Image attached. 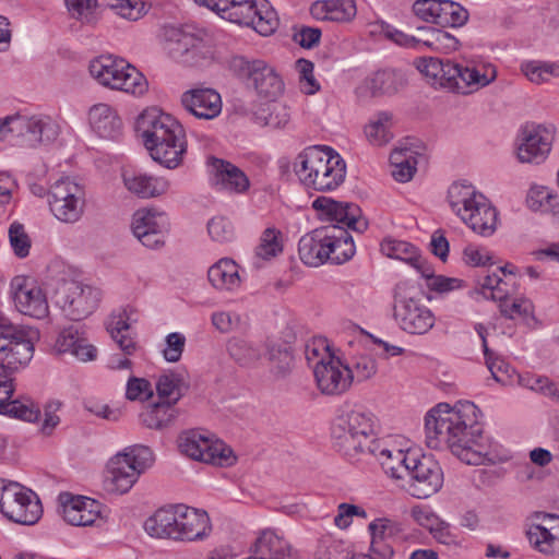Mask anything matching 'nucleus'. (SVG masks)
Listing matches in <instances>:
<instances>
[{"label": "nucleus", "instance_id": "5", "mask_svg": "<svg viewBox=\"0 0 559 559\" xmlns=\"http://www.w3.org/2000/svg\"><path fill=\"white\" fill-rule=\"evenodd\" d=\"M416 68L432 87L460 94H468L471 87L478 90L487 86L497 76L496 68L491 64L484 67V72H480L476 67L433 57L417 59Z\"/></svg>", "mask_w": 559, "mask_h": 559}, {"label": "nucleus", "instance_id": "35", "mask_svg": "<svg viewBox=\"0 0 559 559\" xmlns=\"http://www.w3.org/2000/svg\"><path fill=\"white\" fill-rule=\"evenodd\" d=\"M182 542L203 540L212 532L209 514L201 509L181 504Z\"/></svg>", "mask_w": 559, "mask_h": 559}, {"label": "nucleus", "instance_id": "47", "mask_svg": "<svg viewBox=\"0 0 559 559\" xmlns=\"http://www.w3.org/2000/svg\"><path fill=\"white\" fill-rule=\"evenodd\" d=\"M438 14V25L441 27H462L469 19L467 9L453 0H440Z\"/></svg>", "mask_w": 559, "mask_h": 559}, {"label": "nucleus", "instance_id": "6", "mask_svg": "<svg viewBox=\"0 0 559 559\" xmlns=\"http://www.w3.org/2000/svg\"><path fill=\"white\" fill-rule=\"evenodd\" d=\"M153 462L154 455L148 447L142 444L127 447L112 456L107 464L106 490L119 495L127 493Z\"/></svg>", "mask_w": 559, "mask_h": 559}, {"label": "nucleus", "instance_id": "61", "mask_svg": "<svg viewBox=\"0 0 559 559\" xmlns=\"http://www.w3.org/2000/svg\"><path fill=\"white\" fill-rule=\"evenodd\" d=\"M296 68L299 72L301 90L308 95H312L320 90V85L313 75V63L307 59H298Z\"/></svg>", "mask_w": 559, "mask_h": 559}, {"label": "nucleus", "instance_id": "63", "mask_svg": "<svg viewBox=\"0 0 559 559\" xmlns=\"http://www.w3.org/2000/svg\"><path fill=\"white\" fill-rule=\"evenodd\" d=\"M500 312L508 319H515L516 317H530L533 313V305L525 299H514L512 301L509 298L499 304Z\"/></svg>", "mask_w": 559, "mask_h": 559}, {"label": "nucleus", "instance_id": "41", "mask_svg": "<svg viewBox=\"0 0 559 559\" xmlns=\"http://www.w3.org/2000/svg\"><path fill=\"white\" fill-rule=\"evenodd\" d=\"M328 234L331 242L329 261L334 264H342L348 261L355 253V245L352 236L344 226L328 225Z\"/></svg>", "mask_w": 559, "mask_h": 559}, {"label": "nucleus", "instance_id": "4", "mask_svg": "<svg viewBox=\"0 0 559 559\" xmlns=\"http://www.w3.org/2000/svg\"><path fill=\"white\" fill-rule=\"evenodd\" d=\"M299 182L307 189L332 191L346 176L345 160L328 146H309L300 152L293 164Z\"/></svg>", "mask_w": 559, "mask_h": 559}, {"label": "nucleus", "instance_id": "13", "mask_svg": "<svg viewBox=\"0 0 559 559\" xmlns=\"http://www.w3.org/2000/svg\"><path fill=\"white\" fill-rule=\"evenodd\" d=\"M180 452L192 460L216 466H231L236 456L223 441L212 439L198 430H188L178 438Z\"/></svg>", "mask_w": 559, "mask_h": 559}, {"label": "nucleus", "instance_id": "14", "mask_svg": "<svg viewBox=\"0 0 559 559\" xmlns=\"http://www.w3.org/2000/svg\"><path fill=\"white\" fill-rule=\"evenodd\" d=\"M49 207L63 223H75L84 213L85 190L70 177L60 178L49 189Z\"/></svg>", "mask_w": 559, "mask_h": 559}, {"label": "nucleus", "instance_id": "58", "mask_svg": "<svg viewBox=\"0 0 559 559\" xmlns=\"http://www.w3.org/2000/svg\"><path fill=\"white\" fill-rule=\"evenodd\" d=\"M212 53L213 50L211 46L202 38L194 35L193 46L188 48L182 63L190 67L202 66L212 58Z\"/></svg>", "mask_w": 559, "mask_h": 559}, {"label": "nucleus", "instance_id": "46", "mask_svg": "<svg viewBox=\"0 0 559 559\" xmlns=\"http://www.w3.org/2000/svg\"><path fill=\"white\" fill-rule=\"evenodd\" d=\"M193 36L179 28H168L165 32L164 49L170 58L182 63L188 48L193 46Z\"/></svg>", "mask_w": 559, "mask_h": 559}, {"label": "nucleus", "instance_id": "9", "mask_svg": "<svg viewBox=\"0 0 559 559\" xmlns=\"http://www.w3.org/2000/svg\"><path fill=\"white\" fill-rule=\"evenodd\" d=\"M0 512L14 523L33 525L40 519L43 509L32 490L0 479Z\"/></svg>", "mask_w": 559, "mask_h": 559}, {"label": "nucleus", "instance_id": "59", "mask_svg": "<svg viewBox=\"0 0 559 559\" xmlns=\"http://www.w3.org/2000/svg\"><path fill=\"white\" fill-rule=\"evenodd\" d=\"M9 239L13 252L16 257L23 259L28 255L31 249V239L22 224L17 222L11 224L9 228Z\"/></svg>", "mask_w": 559, "mask_h": 559}, {"label": "nucleus", "instance_id": "22", "mask_svg": "<svg viewBox=\"0 0 559 559\" xmlns=\"http://www.w3.org/2000/svg\"><path fill=\"white\" fill-rule=\"evenodd\" d=\"M552 127L527 124L522 130V142L518 147V158L521 163L539 164L549 154L554 141Z\"/></svg>", "mask_w": 559, "mask_h": 559}, {"label": "nucleus", "instance_id": "26", "mask_svg": "<svg viewBox=\"0 0 559 559\" xmlns=\"http://www.w3.org/2000/svg\"><path fill=\"white\" fill-rule=\"evenodd\" d=\"M537 518L542 522L532 524L526 533L531 546L545 556H559V516L542 513Z\"/></svg>", "mask_w": 559, "mask_h": 559}, {"label": "nucleus", "instance_id": "24", "mask_svg": "<svg viewBox=\"0 0 559 559\" xmlns=\"http://www.w3.org/2000/svg\"><path fill=\"white\" fill-rule=\"evenodd\" d=\"M61 514L67 523L73 526H91L100 519V503L83 496L69 492L59 496Z\"/></svg>", "mask_w": 559, "mask_h": 559}, {"label": "nucleus", "instance_id": "29", "mask_svg": "<svg viewBox=\"0 0 559 559\" xmlns=\"http://www.w3.org/2000/svg\"><path fill=\"white\" fill-rule=\"evenodd\" d=\"M478 200L469 209H465L461 219L476 234L491 236L498 222V213L485 195H478Z\"/></svg>", "mask_w": 559, "mask_h": 559}, {"label": "nucleus", "instance_id": "53", "mask_svg": "<svg viewBox=\"0 0 559 559\" xmlns=\"http://www.w3.org/2000/svg\"><path fill=\"white\" fill-rule=\"evenodd\" d=\"M227 350L230 357L241 366H249L260 359V352L249 342L241 338H231L228 341Z\"/></svg>", "mask_w": 559, "mask_h": 559}, {"label": "nucleus", "instance_id": "21", "mask_svg": "<svg viewBox=\"0 0 559 559\" xmlns=\"http://www.w3.org/2000/svg\"><path fill=\"white\" fill-rule=\"evenodd\" d=\"M166 214L151 209H141L133 214L132 231L143 246L155 249L165 242L168 231Z\"/></svg>", "mask_w": 559, "mask_h": 559}, {"label": "nucleus", "instance_id": "7", "mask_svg": "<svg viewBox=\"0 0 559 559\" xmlns=\"http://www.w3.org/2000/svg\"><path fill=\"white\" fill-rule=\"evenodd\" d=\"M394 319L409 334L423 335L435 325L432 311L415 295V287L402 281L394 287Z\"/></svg>", "mask_w": 559, "mask_h": 559}, {"label": "nucleus", "instance_id": "31", "mask_svg": "<svg viewBox=\"0 0 559 559\" xmlns=\"http://www.w3.org/2000/svg\"><path fill=\"white\" fill-rule=\"evenodd\" d=\"M405 85L406 80L402 72L393 69H381L369 74L358 87V92L379 97L394 95Z\"/></svg>", "mask_w": 559, "mask_h": 559}, {"label": "nucleus", "instance_id": "44", "mask_svg": "<svg viewBox=\"0 0 559 559\" xmlns=\"http://www.w3.org/2000/svg\"><path fill=\"white\" fill-rule=\"evenodd\" d=\"M177 416L175 405L168 402H159L150 405L140 415L141 423L150 429H163L168 427Z\"/></svg>", "mask_w": 559, "mask_h": 559}, {"label": "nucleus", "instance_id": "17", "mask_svg": "<svg viewBox=\"0 0 559 559\" xmlns=\"http://www.w3.org/2000/svg\"><path fill=\"white\" fill-rule=\"evenodd\" d=\"M27 364H0V414L9 415L25 421H35L40 411L29 400H11L14 393L13 373Z\"/></svg>", "mask_w": 559, "mask_h": 559}, {"label": "nucleus", "instance_id": "45", "mask_svg": "<svg viewBox=\"0 0 559 559\" xmlns=\"http://www.w3.org/2000/svg\"><path fill=\"white\" fill-rule=\"evenodd\" d=\"M478 195L483 194L472 185L455 182L449 188L448 201L452 211L461 218L465 209H469L478 200Z\"/></svg>", "mask_w": 559, "mask_h": 559}, {"label": "nucleus", "instance_id": "48", "mask_svg": "<svg viewBox=\"0 0 559 559\" xmlns=\"http://www.w3.org/2000/svg\"><path fill=\"white\" fill-rule=\"evenodd\" d=\"M70 16L83 25L94 26L99 20L97 0H64Z\"/></svg>", "mask_w": 559, "mask_h": 559}, {"label": "nucleus", "instance_id": "42", "mask_svg": "<svg viewBox=\"0 0 559 559\" xmlns=\"http://www.w3.org/2000/svg\"><path fill=\"white\" fill-rule=\"evenodd\" d=\"M417 29L421 34V51L428 48L441 53H451L460 47V40L447 31L427 26Z\"/></svg>", "mask_w": 559, "mask_h": 559}, {"label": "nucleus", "instance_id": "43", "mask_svg": "<svg viewBox=\"0 0 559 559\" xmlns=\"http://www.w3.org/2000/svg\"><path fill=\"white\" fill-rule=\"evenodd\" d=\"M266 347L272 373L285 378L294 365L292 347L284 342H269Z\"/></svg>", "mask_w": 559, "mask_h": 559}, {"label": "nucleus", "instance_id": "20", "mask_svg": "<svg viewBox=\"0 0 559 559\" xmlns=\"http://www.w3.org/2000/svg\"><path fill=\"white\" fill-rule=\"evenodd\" d=\"M11 292L21 313L36 319H44L48 316L49 307L46 296L34 281L24 276H15L11 282Z\"/></svg>", "mask_w": 559, "mask_h": 559}, {"label": "nucleus", "instance_id": "30", "mask_svg": "<svg viewBox=\"0 0 559 559\" xmlns=\"http://www.w3.org/2000/svg\"><path fill=\"white\" fill-rule=\"evenodd\" d=\"M210 165L213 171V185L219 190L233 193H243L250 187L246 174L234 164L211 157Z\"/></svg>", "mask_w": 559, "mask_h": 559}, {"label": "nucleus", "instance_id": "23", "mask_svg": "<svg viewBox=\"0 0 559 559\" xmlns=\"http://www.w3.org/2000/svg\"><path fill=\"white\" fill-rule=\"evenodd\" d=\"M328 360L322 358L314 366V378L321 393L326 395H338L346 392L352 384V374L347 372L338 358L333 355H325Z\"/></svg>", "mask_w": 559, "mask_h": 559}, {"label": "nucleus", "instance_id": "50", "mask_svg": "<svg viewBox=\"0 0 559 559\" xmlns=\"http://www.w3.org/2000/svg\"><path fill=\"white\" fill-rule=\"evenodd\" d=\"M527 205L533 211L552 213L556 216V210L559 207V200L546 187H534L530 190L526 199Z\"/></svg>", "mask_w": 559, "mask_h": 559}, {"label": "nucleus", "instance_id": "2", "mask_svg": "<svg viewBox=\"0 0 559 559\" xmlns=\"http://www.w3.org/2000/svg\"><path fill=\"white\" fill-rule=\"evenodd\" d=\"M135 129L155 162L168 169L182 163L187 152L186 132L173 116L157 108L144 110L136 119Z\"/></svg>", "mask_w": 559, "mask_h": 559}, {"label": "nucleus", "instance_id": "56", "mask_svg": "<svg viewBox=\"0 0 559 559\" xmlns=\"http://www.w3.org/2000/svg\"><path fill=\"white\" fill-rule=\"evenodd\" d=\"M377 370L378 366L376 359L367 355L355 357L350 367L347 366V372L352 374V382L354 380L357 382L366 381L372 378L377 373Z\"/></svg>", "mask_w": 559, "mask_h": 559}, {"label": "nucleus", "instance_id": "32", "mask_svg": "<svg viewBox=\"0 0 559 559\" xmlns=\"http://www.w3.org/2000/svg\"><path fill=\"white\" fill-rule=\"evenodd\" d=\"M372 455L379 460L384 473L396 480H403L408 476L412 465L418 457L416 452L409 450L389 449L381 445Z\"/></svg>", "mask_w": 559, "mask_h": 559}, {"label": "nucleus", "instance_id": "38", "mask_svg": "<svg viewBox=\"0 0 559 559\" xmlns=\"http://www.w3.org/2000/svg\"><path fill=\"white\" fill-rule=\"evenodd\" d=\"M90 124L104 139H115L122 126L120 118L106 104L94 105L88 112Z\"/></svg>", "mask_w": 559, "mask_h": 559}, {"label": "nucleus", "instance_id": "34", "mask_svg": "<svg viewBox=\"0 0 559 559\" xmlns=\"http://www.w3.org/2000/svg\"><path fill=\"white\" fill-rule=\"evenodd\" d=\"M310 13L318 21L347 23L357 14L355 0H319L311 4Z\"/></svg>", "mask_w": 559, "mask_h": 559}, {"label": "nucleus", "instance_id": "40", "mask_svg": "<svg viewBox=\"0 0 559 559\" xmlns=\"http://www.w3.org/2000/svg\"><path fill=\"white\" fill-rule=\"evenodd\" d=\"M239 266L231 259H221L207 271L210 283L218 290H235L240 286Z\"/></svg>", "mask_w": 559, "mask_h": 559}, {"label": "nucleus", "instance_id": "19", "mask_svg": "<svg viewBox=\"0 0 559 559\" xmlns=\"http://www.w3.org/2000/svg\"><path fill=\"white\" fill-rule=\"evenodd\" d=\"M312 207L323 221L335 222V225L344 226L364 233L368 222L361 217V210L354 203L337 202L328 197H319L312 202Z\"/></svg>", "mask_w": 559, "mask_h": 559}, {"label": "nucleus", "instance_id": "11", "mask_svg": "<svg viewBox=\"0 0 559 559\" xmlns=\"http://www.w3.org/2000/svg\"><path fill=\"white\" fill-rule=\"evenodd\" d=\"M38 340V330L14 325L0 314V364H28L34 355V344Z\"/></svg>", "mask_w": 559, "mask_h": 559}, {"label": "nucleus", "instance_id": "16", "mask_svg": "<svg viewBox=\"0 0 559 559\" xmlns=\"http://www.w3.org/2000/svg\"><path fill=\"white\" fill-rule=\"evenodd\" d=\"M222 16L233 23L251 26L263 36L271 35L278 24L276 13L266 0H248L231 5Z\"/></svg>", "mask_w": 559, "mask_h": 559}, {"label": "nucleus", "instance_id": "15", "mask_svg": "<svg viewBox=\"0 0 559 559\" xmlns=\"http://www.w3.org/2000/svg\"><path fill=\"white\" fill-rule=\"evenodd\" d=\"M56 304L67 318L80 321L96 309L100 292L92 286L75 281L62 282L55 294Z\"/></svg>", "mask_w": 559, "mask_h": 559}, {"label": "nucleus", "instance_id": "37", "mask_svg": "<svg viewBox=\"0 0 559 559\" xmlns=\"http://www.w3.org/2000/svg\"><path fill=\"white\" fill-rule=\"evenodd\" d=\"M123 183L131 193L143 199L164 194L169 188V182L162 177L136 173H124Z\"/></svg>", "mask_w": 559, "mask_h": 559}, {"label": "nucleus", "instance_id": "64", "mask_svg": "<svg viewBox=\"0 0 559 559\" xmlns=\"http://www.w3.org/2000/svg\"><path fill=\"white\" fill-rule=\"evenodd\" d=\"M207 231L211 238L217 242H227L234 237L233 225L224 217L212 218L207 223Z\"/></svg>", "mask_w": 559, "mask_h": 559}, {"label": "nucleus", "instance_id": "49", "mask_svg": "<svg viewBox=\"0 0 559 559\" xmlns=\"http://www.w3.org/2000/svg\"><path fill=\"white\" fill-rule=\"evenodd\" d=\"M368 530L371 536L378 539H384L392 543L404 540L406 537L405 527L401 522L388 518H379L373 520Z\"/></svg>", "mask_w": 559, "mask_h": 559}, {"label": "nucleus", "instance_id": "33", "mask_svg": "<svg viewBox=\"0 0 559 559\" xmlns=\"http://www.w3.org/2000/svg\"><path fill=\"white\" fill-rule=\"evenodd\" d=\"M255 559H299L298 552L284 537L265 530L253 544Z\"/></svg>", "mask_w": 559, "mask_h": 559}, {"label": "nucleus", "instance_id": "60", "mask_svg": "<svg viewBox=\"0 0 559 559\" xmlns=\"http://www.w3.org/2000/svg\"><path fill=\"white\" fill-rule=\"evenodd\" d=\"M121 17L136 21L144 12V3L139 0H108L107 4Z\"/></svg>", "mask_w": 559, "mask_h": 559}, {"label": "nucleus", "instance_id": "57", "mask_svg": "<svg viewBox=\"0 0 559 559\" xmlns=\"http://www.w3.org/2000/svg\"><path fill=\"white\" fill-rule=\"evenodd\" d=\"M280 231L274 228H266L262 236L259 246L255 248V254L264 260L272 259L282 252V243L278 239Z\"/></svg>", "mask_w": 559, "mask_h": 559}, {"label": "nucleus", "instance_id": "54", "mask_svg": "<svg viewBox=\"0 0 559 559\" xmlns=\"http://www.w3.org/2000/svg\"><path fill=\"white\" fill-rule=\"evenodd\" d=\"M379 32L389 40L404 48H412L421 52V35H408L392 25L381 22L379 24Z\"/></svg>", "mask_w": 559, "mask_h": 559}, {"label": "nucleus", "instance_id": "55", "mask_svg": "<svg viewBox=\"0 0 559 559\" xmlns=\"http://www.w3.org/2000/svg\"><path fill=\"white\" fill-rule=\"evenodd\" d=\"M526 78L536 84L547 82L550 76H559V66L547 62L531 61L522 68Z\"/></svg>", "mask_w": 559, "mask_h": 559}, {"label": "nucleus", "instance_id": "12", "mask_svg": "<svg viewBox=\"0 0 559 559\" xmlns=\"http://www.w3.org/2000/svg\"><path fill=\"white\" fill-rule=\"evenodd\" d=\"M229 70L262 96L276 97L284 90L282 79L264 60L235 56L229 60Z\"/></svg>", "mask_w": 559, "mask_h": 559}, {"label": "nucleus", "instance_id": "8", "mask_svg": "<svg viewBox=\"0 0 559 559\" xmlns=\"http://www.w3.org/2000/svg\"><path fill=\"white\" fill-rule=\"evenodd\" d=\"M90 73L100 84L133 95H142L147 90V81L141 72L112 56H100L91 61Z\"/></svg>", "mask_w": 559, "mask_h": 559}, {"label": "nucleus", "instance_id": "10", "mask_svg": "<svg viewBox=\"0 0 559 559\" xmlns=\"http://www.w3.org/2000/svg\"><path fill=\"white\" fill-rule=\"evenodd\" d=\"M58 124L49 117H27L20 114L0 118V141L22 138L27 145L47 144L57 139Z\"/></svg>", "mask_w": 559, "mask_h": 559}, {"label": "nucleus", "instance_id": "51", "mask_svg": "<svg viewBox=\"0 0 559 559\" xmlns=\"http://www.w3.org/2000/svg\"><path fill=\"white\" fill-rule=\"evenodd\" d=\"M392 116L389 112H379L377 118L366 127V135L373 145H384L392 139L391 128Z\"/></svg>", "mask_w": 559, "mask_h": 559}, {"label": "nucleus", "instance_id": "18", "mask_svg": "<svg viewBox=\"0 0 559 559\" xmlns=\"http://www.w3.org/2000/svg\"><path fill=\"white\" fill-rule=\"evenodd\" d=\"M408 492L418 499L437 493L443 485V472L431 457H417L408 474Z\"/></svg>", "mask_w": 559, "mask_h": 559}, {"label": "nucleus", "instance_id": "52", "mask_svg": "<svg viewBox=\"0 0 559 559\" xmlns=\"http://www.w3.org/2000/svg\"><path fill=\"white\" fill-rule=\"evenodd\" d=\"M381 251L389 258L404 261L408 264L417 261L418 251L407 241L386 238L381 242Z\"/></svg>", "mask_w": 559, "mask_h": 559}, {"label": "nucleus", "instance_id": "28", "mask_svg": "<svg viewBox=\"0 0 559 559\" xmlns=\"http://www.w3.org/2000/svg\"><path fill=\"white\" fill-rule=\"evenodd\" d=\"M328 225L313 229L302 236L298 243L300 260L309 266H319L329 261L331 253V237Z\"/></svg>", "mask_w": 559, "mask_h": 559}, {"label": "nucleus", "instance_id": "25", "mask_svg": "<svg viewBox=\"0 0 559 559\" xmlns=\"http://www.w3.org/2000/svg\"><path fill=\"white\" fill-rule=\"evenodd\" d=\"M183 109L198 119L212 120L222 111L219 93L210 87L191 88L181 94Z\"/></svg>", "mask_w": 559, "mask_h": 559}, {"label": "nucleus", "instance_id": "62", "mask_svg": "<svg viewBox=\"0 0 559 559\" xmlns=\"http://www.w3.org/2000/svg\"><path fill=\"white\" fill-rule=\"evenodd\" d=\"M440 0H416L412 5L413 14L420 21L438 25Z\"/></svg>", "mask_w": 559, "mask_h": 559}, {"label": "nucleus", "instance_id": "36", "mask_svg": "<svg viewBox=\"0 0 559 559\" xmlns=\"http://www.w3.org/2000/svg\"><path fill=\"white\" fill-rule=\"evenodd\" d=\"M55 349L59 354L70 353L81 361L93 360L97 353V349L74 326H69L60 332Z\"/></svg>", "mask_w": 559, "mask_h": 559}, {"label": "nucleus", "instance_id": "3", "mask_svg": "<svg viewBox=\"0 0 559 559\" xmlns=\"http://www.w3.org/2000/svg\"><path fill=\"white\" fill-rule=\"evenodd\" d=\"M377 417L369 411L356 408L342 412L333 421V445L349 460L376 454L380 448L376 436Z\"/></svg>", "mask_w": 559, "mask_h": 559}, {"label": "nucleus", "instance_id": "27", "mask_svg": "<svg viewBox=\"0 0 559 559\" xmlns=\"http://www.w3.org/2000/svg\"><path fill=\"white\" fill-rule=\"evenodd\" d=\"M181 503L158 509L145 523L148 535L157 538H168L182 542Z\"/></svg>", "mask_w": 559, "mask_h": 559}, {"label": "nucleus", "instance_id": "1", "mask_svg": "<svg viewBox=\"0 0 559 559\" xmlns=\"http://www.w3.org/2000/svg\"><path fill=\"white\" fill-rule=\"evenodd\" d=\"M476 412L477 407L472 402H460L453 407L447 403L438 404L425 419L427 447H447L468 465L493 463V443L483 436Z\"/></svg>", "mask_w": 559, "mask_h": 559}, {"label": "nucleus", "instance_id": "39", "mask_svg": "<svg viewBox=\"0 0 559 559\" xmlns=\"http://www.w3.org/2000/svg\"><path fill=\"white\" fill-rule=\"evenodd\" d=\"M190 386L188 374L185 370H168L158 377L156 391L160 399L176 405Z\"/></svg>", "mask_w": 559, "mask_h": 559}]
</instances>
